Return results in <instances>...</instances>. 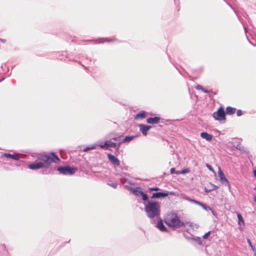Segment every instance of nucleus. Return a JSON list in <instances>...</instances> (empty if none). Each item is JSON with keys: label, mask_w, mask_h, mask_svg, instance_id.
Here are the masks:
<instances>
[{"label": "nucleus", "mask_w": 256, "mask_h": 256, "mask_svg": "<svg viewBox=\"0 0 256 256\" xmlns=\"http://www.w3.org/2000/svg\"><path fill=\"white\" fill-rule=\"evenodd\" d=\"M60 161V159L54 152L50 154L40 153L37 155V160L29 164L28 167L30 170H36L48 167L52 162L58 163Z\"/></svg>", "instance_id": "obj_1"}, {"label": "nucleus", "mask_w": 256, "mask_h": 256, "mask_svg": "<svg viewBox=\"0 0 256 256\" xmlns=\"http://www.w3.org/2000/svg\"><path fill=\"white\" fill-rule=\"evenodd\" d=\"M144 204L145 206L144 210L148 218L152 220L160 219V205L158 202L148 200L144 202Z\"/></svg>", "instance_id": "obj_2"}, {"label": "nucleus", "mask_w": 256, "mask_h": 256, "mask_svg": "<svg viewBox=\"0 0 256 256\" xmlns=\"http://www.w3.org/2000/svg\"><path fill=\"white\" fill-rule=\"evenodd\" d=\"M164 222L168 226L173 228H179L185 226L184 222L181 221L177 214L174 212L168 214L165 216Z\"/></svg>", "instance_id": "obj_3"}, {"label": "nucleus", "mask_w": 256, "mask_h": 256, "mask_svg": "<svg viewBox=\"0 0 256 256\" xmlns=\"http://www.w3.org/2000/svg\"><path fill=\"white\" fill-rule=\"evenodd\" d=\"M57 170L60 172V174L64 175H72L74 174L77 170L76 168H71L70 166H60L58 168Z\"/></svg>", "instance_id": "obj_4"}, {"label": "nucleus", "mask_w": 256, "mask_h": 256, "mask_svg": "<svg viewBox=\"0 0 256 256\" xmlns=\"http://www.w3.org/2000/svg\"><path fill=\"white\" fill-rule=\"evenodd\" d=\"M128 190L132 192L136 196L140 195L142 197V200L144 202H146L148 198V196L147 194L144 193L142 190V188L140 187H136L135 188L129 187Z\"/></svg>", "instance_id": "obj_5"}, {"label": "nucleus", "mask_w": 256, "mask_h": 256, "mask_svg": "<svg viewBox=\"0 0 256 256\" xmlns=\"http://www.w3.org/2000/svg\"><path fill=\"white\" fill-rule=\"evenodd\" d=\"M212 116L214 119L219 121L224 120L226 113L224 109L222 107H220L217 112L213 114Z\"/></svg>", "instance_id": "obj_6"}, {"label": "nucleus", "mask_w": 256, "mask_h": 256, "mask_svg": "<svg viewBox=\"0 0 256 256\" xmlns=\"http://www.w3.org/2000/svg\"><path fill=\"white\" fill-rule=\"evenodd\" d=\"M121 143L122 142H120L118 144H117L115 142H112L110 140H108L104 144L100 145V146L102 148L108 149L110 147H112L113 148H116L117 149H118Z\"/></svg>", "instance_id": "obj_7"}, {"label": "nucleus", "mask_w": 256, "mask_h": 256, "mask_svg": "<svg viewBox=\"0 0 256 256\" xmlns=\"http://www.w3.org/2000/svg\"><path fill=\"white\" fill-rule=\"evenodd\" d=\"M2 156L6 158H10L16 160H18L20 158H24L26 155L20 154H12L8 153H4L2 154Z\"/></svg>", "instance_id": "obj_8"}, {"label": "nucleus", "mask_w": 256, "mask_h": 256, "mask_svg": "<svg viewBox=\"0 0 256 256\" xmlns=\"http://www.w3.org/2000/svg\"><path fill=\"white\" fill-rule=\"evenodd\" d=\"M218 175L220 178V181L222 184L226 186H230L229 181L226 178L224 174L220 168H218Z\"/></svg>", "instance_id": "obj_9"}, {"label": "nucleus", "mask_w": 256, "mask_h": 256, "mask_svg": "<svg viewBox=\"0 0 256 256\" xmlns=\"http://www.w3.org/2000/svg\"><path fill=\"white\" fill-rule=\"evenodd\" d=\"M108 160L112 164L117 166H118L120 165V160L114 156L110 154H108Z\"/></svg>", "instance_id": "obj_10"}, {"label": "nucleus", "mask_w": 256, "mask_h": 256, "mask_svg": "<svg viewBox=\"0 0 256 256\" xmlns=\"http://www.w3.org/2000/svg\"><path fill=\"white\" fill-rule=\"evenodd\" d=\"M140 130L144 136L147 135V132L151 128L152 126H146L143 124H140L139 125Z\"/></svg>", "instance_id": "obj_11"}, {"label": "nucleus", "mask_w": 256, "mask_h": 256, "mask_svg": "<svg viewBox=\"0 0 256 256\" xmlns=\"http://www.w3.org/2000/svg\"><path fill=\"white\" fill-rule=\"evenodd\" d=\"M168 196V192H154L152 194V195L151 197L152 198H162L166 197Z\"/></svg>", "instance_id": "obj_12"}, {"label": "nucleus", "mask_w": 256, "mask_h": 256, "mask_svg": "<svg viewBox=\"0 0 256 256\" xmlns=\"http://www.w3.org/2000/svg\"><path fill=\"white\" fill-rule=\"evenodd\" d=\"M160 120V118L155 116L154 118H149L146 120V122L150 124H157L159 123Z\"/></svg>", "instance_id": "obj_13"}, {"label": "nucleus", "mask_w": 256, "mask_h": 256, "mask_svg": "<svg viewBox=\"0 0 256 256\" xmlns=\"http://www.w3.org/2000/svg\"><path fill=\"white\" fill-rule=\"evenodd\" d=\"M158 222L156 224V227L162 232H166V227L164 226L162 221L161 219H158Z\"/></svg>", "instance_id": "obj_14"}, {"label": "nucleus", "mask_w": 256, "mask_h": 256, "mask_svg": "<svg viewBox=\"0 0 256 256\" xmlns=\"http://www.w3.org/2000/svg\"><path fill=\"white\" fill-rule=\"evenodd\" d=\"M200 136L208 141H210L212 138V136L206 132H201Z\"/></svg>", "instance_id": "obj_15"}, {"label": "nucleus", "mask_w": 256, "mask_h": 256, "mask_svg": "<svg viewBox=\"0 0 256 256\" xmlns=\"http://www.w3.org/2000/svg\"><path fill=\"white\" fill-rule=\"evenodd\" d=\"M185 226H188L190 228L189 230H194V229L198 228V226L196 224H194L192 222H184Z\"/></svg>", "instance_id": "obj_16"}, {"label": "nucleus", "mask_w": 256, "mask_h": 256, "mask_svg": "<svg viewBox=\"0 0 256 256\" xmlns=\"http://www.w3.org/2000/svg\"><path fill=\"white\" fill-rule=\"evenodd\" d=\"M146 116V112L144 111H142L139 113L137 114L135 116L136 119H142Z\"/></svg>", "instance_id": "obj_17"}, {"label": "nucleus", "mask_w": 256, "mask_h": 256, "mask_svg": "<svg viewBox=\"0 0 256 256\" xmlns=\"http://www.w3.org/2000/svg\"><path fill=\"white\" fill-rule=\"evenodd\" d=\"M184 236L186 238L192 240L196 242L199 244H202V242L200 240V238H199V237H188V236H187L186 234H184Z\"/></svg>", "instance_id": "obj_18"}, {"label": "nucleus", "mask_w": 256, "mask_h": 256, "mask_svg": "<svg viewBox=\"0 0 256 256\" xmlns=\"http://www.w3.org/2000/svg\"><path fill=\"white\" fill-rule=\"evenodd\" d=\"M236 112V108L231 106H228L226 108V113L228 114H232Z\"/></svg>", "instance_id": "obj_19"}, {"label": "nucleus", "mask_w": 256, "mask_h": 256, "mask_svg": "<svg viewBox=\"0 0 256 256\" xmlns=\"http://www.w3.org/2000/svg\"><path fill=\"white\" fill-rule=\"evenodd\" d=\"M237 216H238V224L240 226L244 225V220L242 216L240 214L238 213Z\"/></svg>", "instance_id": "obj_20"}, {"label": "nucleus", "mask_w": 256, "mask_h": 256, "mask_svg": "<svg viewBox=\"0 0 256 256\" xmlns=\"http://www.w3.org/2000/svg\"><path fill=\"white\" fill-rule=\"evenodd\" d=\"M136 136H126L122 140V142H128L132 140Z\"/></svg>", "instance_id": "obj_21"}, {"label": "nucleus", "mask_w": 256, "mask_h": 256, "mask_svg": "<svg viewBox=\"0 0 256 256\" xmlns=\"http://www.w3.org/2000/svg\"><path fill=\"white\" fill-rule=\"evenodd\" d=\"M96 145L94 144L90 146H87L84 149V152H88L90 150H94L96 148Z\"/></svg>", "instance_id": "obj_22"}, {"label": "nucleus", "mask_w": 256, "mask_h": 256, "mask_svg": "<svg viewBox=\"0 0 256 256\" xmlns=\"http://www.w3.org/2000/svg\"><path fill=\"white\" fill-rule=\"evenodd\" d=\"M98 40V43H103L106 41L108 42H110L111 41L110 40H108V38H100V39H99Z\"/></svg>", "instance_id": "obj_23"}, {"label": "nucleus", "mask_w": 256, "mask_h": 256, "mask_svg": "<svg viewBox=\"0 0 256 256\" xmlns=\"http://www.w3.org/2000/svg\"><path fill=\"white\" fill-rule=\"evenodd\" d=\"M189 200L192 202H193L195 204H198L199 206H200L201 204H202V202H198V201H197L196 200H192V199H189Z\"/></svg>", "instance_id": "obj_24"}, {"label": "nucleus", "mask_w": 256, "mask_h": 256, "mask_svg": "<svg viewBox=\"0 0 256 256\" xmlns=\"http://www.w3.org/2000/svg\"><path fill=\"white\" fill-rule=\"evenodd\" d=\"M206 166L210 171H211L212 172H214V168H212V166L210 164H206Z\"/></svg>", "instance_id": "obj_25"}, {"label": "nucleus", "mask_w": 256, "mask_h": 256, "mask_svg": "<svg viewBox=\"0 0 256 256\" xmlns=\"http://www.w3.org/2000/svg\"><path fill=\"white\" fill-rule=\"evenodd\" d=\"M190 172V170L188 168L184 169L181 170V174H186Z\"/></svg>", "instance_id": "obj_26"}, {"label": "nucleus", "mask_w": 256, "mask_h": 256, "mask_svg": "<svg viewBox=\"0 0 256 256\" xmlns=\"http://www.w3.org/2000/svg\"><path fill=\"white\" fill-rule=\"evenodd\" d=\"M148 190L150 191H157L159 190V188L158 187L150 188Z\"/></svg>", "instance_id": "obj_27"}, {"label": "nucleus", "mask_w": 256, "mask_h": 256, "mask_svg": "<svg viewBox=\"0 0 256 256\" xmlns=\"http://www.w3.org/2000/svg\"><path fill=\"white\" fill-rule=\"evenodd\" d=\"M242 114V110H239L236 112V115L238 116H241Z\"/></svg>", "instance_id": "obj_28"}, {"label": "nucleus", "mask_w": 256, "mask_h": 256, "mask_svg": "<svg viewBox=\"0 0 256 256\" xmlns=\"http://www.w3.org/2000/svg\"><path fill=\"white\" fill-rule=\"evenodd\" d=\"M210 234V232H206V234H205L203 236H202V237H203V238H204V239H206V238H208V236H209Z\"/></svg>", "instance_id": "obj_29"}, {"label": "nucleus", "mask_w": 256, "mask_h": 256, "mask_svg": "<svg viewBox=\"0 0 256 256\" xmlns=\"http://www.w3.org/2000/svg\"><path fill=\"white\" fill-rule=\"evenodd\" d=\"M195 88L198 90H203V88L200 85H197Z\"/></svg>", "instance_id": "obj_30"}, {"label": "nucleus", "mask_w": 256, "mask_h": 256, "mask_svg": "<svg viewBox=\"0 0 256 256\" xmlns=\"http://www.w3.org/2000/svg\"><path fill=\"white\" fill-rule=\"evenodd\" d=\"M200 206H202V207L204 210H208V207L206 205H205V204H201V205H200Z\"/></svg>", "instance_id": "obj_31"}, {"label": "nucleus", "mask_w": 256, "mask_h": 256, "mask_svg": "<svg viewBox=\"0 0 256 256\" xmlns=\"http://www.w3.org/2000/svg\"><path fill=\"white\" fill-rule=\"evenodd\" d=\"M170 173L172 174H174V173L176 174V170H175L174 168H170Z\"/></svg>", "instance_id": "obj_32"}, {"label": "nucleus", "mask_w": 256, "mask_h": 256, "mask_svg": "<svg viewBox=\"0 0 256 256\" xmlns=\"http://www.w3.org/2000/svg\"><path fill=\"white\" fill-rule=\"evenodd\" d=\"M114 188H116L117 187V184H110Z\"/></svg>", "instance_id": "obj_33"}, {"label": "nucleus", "mask_w": 256, "mask_h": 256, "mask_svg": "<svg viewBox=\"0 0 256 256\" xmlns=\"http://www.w3.org/2000/svg\"><path fill=\"white\" fill-rule=\"evenodd\" d=\"M248 242L250 244V246L254 250L253 248H252V244H251V242L249 240H248Z\"/></svg>", "instance_id": "obj_34"}, {"label": "nucleus", "mask_w": 256, "mask_h": 256, "mask_svg": "<svg viewBox=\"0 0 256 256\" xmlns=\"http://www.w3.org/2000/svg\"><path fill=\"white\" fill-rule=\"evenodd\" d=\"M250 43L254 46H256V44H254L252 42L249 40Z\"/></svg>", "instance_id": "obj_35"}, {"label": "nucleus", "mask_w": 256, "mask_h": 256, "mask_svg": "<svg viewBox=\"0 0 256 256\" xmlns=\"http://www.w3.org/2000/svg\"><path fill=\"white\" fill-rule=\"evenodd\" d=\"M176 174H181V171H180V170H176Z\"/></svg>", "instance_id": "obj_36"}, {"label": "nucleus", "mask_w": 256, "mask_h": 256, "mask_svg": "<svg viewBox=\"0 0 256 256\" xmlns=\"http://www.w3.org/2000/svg\"><path fill=\"white\" fill-rule=\"evenodd\" d=\"M202 92H204L205 93H208V91L204 88H203V90H202Z\"/></svg>", "instance_id": "obj_37"}, {"label": "nucleus", "mask_w": 256, "mask_h": 256, "mask_svg": "<svg viewBox=\"0 0 256 256\" xmlns=\"http://www.w3.org/2000/svg\"><path fill=\"white\" fill-rule=\"evenodd\" d=\"M213 190H216L218 188V186H214V185H213Z\"/></svg>", "instance_id": "obj_38"}, {"label": "nucleus", "mask_w": 256, "mask_h": 256, "mask_svg": "<svg viewBox=\"0 0 256 256\" xmlns=\"http://www.w3.org/2000/svg\"><path fill=\"white\" fill-rule=\"evenodd\" d=\"M0 41L2 42L3 43H4L5 42V40H2V39H0Z\"/></svg>", "instance_id": "obj_39"}, {"label": "nucleus", "mask_w": 256, "mask_h": 256, "mask_svg": "<svg viewBox=\"0 0 256 256\" xmlns=\"http://www.w3.org/2000/svg\"><path fill=\"white\" fill-rule=\"evenodd\" d=\"M244 29L245 32L246 33L247 32H248L247 28L246 27H244Z\"/></svg>", "instance_id": "obj_40"}, {"label": "nucleus", "mask_w": 256, "mask_h": 256, "mask_svg": "<svg viewBox=\"0 0 256 256\" xmlns=\"http://www.w3.org/2000/svg\"><path fill=\"white\" fill-rule=\"evenodd\" d=\"M254 176L256 177V170L254 171Z\"/></svg>", "instance_id": "obj_41"}, {"label": "nucleus", "mask_w": 256, "mask_h": 256, "mask_svg": "<svg viewBox=\"0 0 256 256\" xmlns=\"http://www.w3.org/2000/svg\"><path fill=\"white\" fill-rule=\"evenodd\" d=\"M118 139V138H113V140H117Z\"/></svg>", "instance_id": "obj_42"}, {"label": "nucleus", "mask_w": 256, "mask_h": 256, "mask_svg": "<svg viewBox=\"0 0 256 256\" xmlns=\"http://www.w3.org/2000/svg\"><path fill=\"white\" fill-rule=\"evenodd\" d=\"M4 78H2V79H0V82H1L2 81Z\"/></svg>", "instance_id": "obj_43"}, {"label": "nucleus", "mask_w": 256, "mask_h": 256, "mask_svg": "<svg viewBox=\"0 0 256 256\" xmlns=\"http://www.w3.org/2000/svg\"><path fill=\"white\" fill-rule=\"evenodd\" d=\"M254 202H256V196H255V197H254Z\"/></svg>", "instance_id": "obj_44"}, {"label": "nucleus", "mask_w": 256, "mask_h": 256, "mask_svg": "<svg viewBox=\"0 0 256 256\" xmlns=\"http://www.w3.org/2000/svg\"><path fill=\"white\" fill-rule=\"evenodd\" d=\"M206 192H210V190H206Z\"/></svg>", "instance_id": "obj_45"}, {"label": "nucleus", "mask_w": 256, "mask_h": 256, "mask_svg": "<svg viewBox=\"0 0 256 256\" xmlns=\"http://www.w3.org/2000/svg\"><path fill=\"white\" fill-rule=\"evenodd\" d=\"M1 68H3V64L1 66Z\"/></svg>", "instance_id": "obj_46"}, {"label": "nucleus", "mask_w": 256, "mask_h": 256, "mask_svg": "<svg viewBox=\"0 0 256 256\" xmlns=\"http://www.w3.org/2000/svg\"><path fill=\"white\" fill-rule=\"evenodd\" d=\"M254 190H256V186L254 188Z\"/></svg>", "instance_id": "obj_47"}]
</instances>
